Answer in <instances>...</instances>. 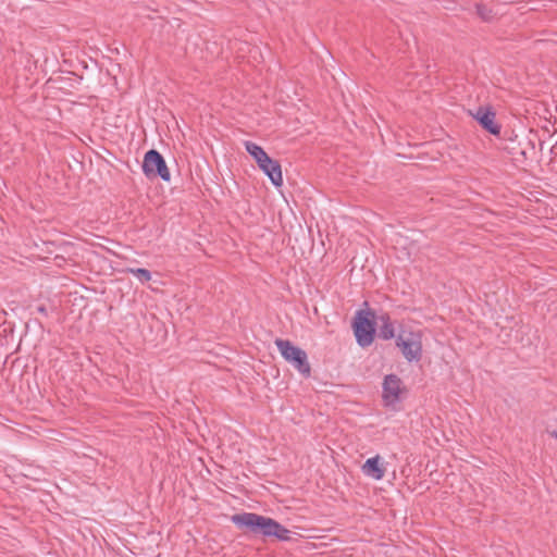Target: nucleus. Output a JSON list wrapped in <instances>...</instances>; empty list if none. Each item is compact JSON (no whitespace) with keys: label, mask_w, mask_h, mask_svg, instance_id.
<instances>
[{"label":"nucleus","mask_w":557,"mask_h":557,"mask_svg":"<svg viewBox=\"0 0 557 557\" xmlns=\"http://www.w3.org/2000/svg\"><path fill=\"white\" fill-rule=\"evenodd\" d=\"M381 322L379 336L383 339H392L395 336V329L388 314H382L379 317Z\"/></svg>","instance_id":"obj_10"},{"label":"nucleus","mask_w":557,"mask_h":557,"mask_svg":"<svg viewBox=\"0 0 557 557\" xmlns=\"http://www.w3.org/2000/svg\"><path fill=\"white\" fill-rule=\"evenodd\" d=\"M143 171L149 178L159 176L165 182H169L171 178V173L168 169L164 158L159 151L154 149H151L145 153Z\"/></svg>","instance_id":"obj_5"},{"label":"nucleus","mask_w":557,"mask_h":557,"mask_svg":"<svg viewBox=\"0 0 557 557\" xmlns=\"http://www.w3.org/2000/svg\"><path fill=\"white\" fill-rule=\"evenodd\" d=\"M401 380L395 374H388L383 382V401L387 407L395 406L400 399Z\"/></svg>","instance_id":"obj_8"},{"label":"nucleus","mask_w":557,"mask_h":557,"mask_svg":"<svg viewBox=\"0 0 557 557\" xmlns=\"http://www.w3.org/2000/svg\"><path fill=\"white\" fill-rule=\"evenodd\" d=\"M469 113L485 131L492 135H499L500 126L496 122V113L492 107H479Z\"/></svg>","instance_id":"obj_7"},{"label":"nucleus","mask_w":557,"mask_h":557,"mask_svg":"<svg viewBox=\"0 0 557 557\" xmlns=\"http://www.w3.org/2000/svg\"><path fill=\"white\" fill-rule=\"evenodd\" d=\"M362 472L374 480H382L385 474V469L381 463V457L379 455L367 459L362 466Z\"/></svg>","instance_id":"obj_9"},{"label":"nucleus","mask_w":557,"mask_h":557,"mask_svg":"<svg viewBox=\"0 0 557 557\" xmlns=\"http://www.w3.org/2000/svg\"><path fill=\"white\" fill-rule=\"evenodd\" d=\"M245 148L255 159L259 169L270 178L271 183L276 187L282 186L283 175L281 164L276 160L271 159L261 146L252 141H246Z\"/></svg>","instance_id":"obj_2"},{"label":"nucleus","mask_w":557,"mask_h":557,"mask_svg":"<svg viewBox=\"0 0 557 557\" xmlns=\"http://www.w3.org/2000/svg\"><path fill=\"white\" fill-rule=\"evenodd\" d=\"M548 433L552 437H554L557 441V430L549 431Z\"/></svg>","instance_id":"obj_13"},{"label":"nucleus","mask_w":557,"mask_h":557,"mask_svg":"<svg viewBox=\"0 0 557 557\" xmlns=\"http://www.w3.org/2000/svg\"><path fill=\"white\" fill-rule=\"evenodd\" d=\"M37 311L42 314V315H47L48 312H47V308L45 306H38L37 307Z\"/></svg>","instance_id":"obj_12"},{"label":"nucleus","mask_w":557,"mask_h":557,"mask_svg":"<svg viewBox=\"0 0 557 557\" xmlns=\"http://www.w3.org/2000/svg\"><path fill=\"white\" fill-rule=\"evenodd\" d=\"M275 345L281 352L282 357L300 374L305 376H309L311 373V368L308 362L307 352L295 346L292 342L287 339L277 338L275 341Z\"/></svg>","instance_id":"obj_3"},{"label":"nucleus","mask_w":557,"mask_h":557,"mask_svg":"<svg viewBox=\"0 0 557 557\" xmlns=\"http://www.w3.org/2000/svg\"><path fill=\"white\" fill-rule=\"evenodd\" d=\"M231 521L242 530L259 533L264 537H275L280 541L290 540V531L270 517L255 512H242L233 515Z\"/></svg>","instance_id":"obj_1"},{"label":"nucleus","mask_w":557,"mask_h":557,"mask_svg":"<svg viewBox=\"0 0 557 557\" xmlns=\"http://www.w3.org/2000/svg\"><path fill=\"white\" fill-rule=\"evenodd\" d=\"M126 273H131L136 276L140 283H147L151 280V273L147 269L143 268H127Z\"/></svg>","instance_id":"obj_11"},{"label":"nucleus","mask_w":557,"mask_h":557,"mask_svg":"<svg viewBox=\"0 0 557 557\" xmlns=\"http://www.w3.org/2000/svg\"><path fill=\"white\" fill-rule=\"evenodd\" d=\"M396 345L400 348L407 361L412 362L421 359L422 344L417 334L409 333L407 335H398Z\"/></svg>","instance_id":"obj_6"},{"label":"nucleus","mask_w":557,"mask_h":557,"mask_svg":"<svg viewBox=\"0 0 557 557\" xmlns=\"http://www.w3.org/2000/svg\"><path fill=\"white\" fill-rule=\"evenodd\" d=\"M352 329L358 345L361 347L370 346L375 335L374 312L358 310L354 318Z\"/></svg>","instance_id":"obj_4"}]
</instances>
